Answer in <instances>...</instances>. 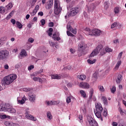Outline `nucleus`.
Returning <instances> with one entry per match:
<instances>
[{
    "mask_svg": "<svg viewBox=\"0 0 126 126\" xmlns=\"http://www.w3.org/2000/svg\"><path fill=\"white\" fill-rule=\"evenodd\" d=\"M17 78L16 74H12L7 76H5L3 80H1V85L5 86V85H9L12 83Z\"/></svg>",
    "mask_w": 126,
    "mask_h": 126,
    "instance_id": "1",
    "label": "nucleus"
},
{
    "mask_svg": "<svg viewBox=\"0 0 126 126\" xmlns=\"http://www.w3.org/2000/svg\"><path fill=\"white\" fill-rule=\"evenodd\" d=\"M87 47V44L83 41L79 43L78 46V55L79 57L86 54V49Z\"/></svg>",
    "mask_w": 126,
    "mask_h": 126,
    "instance_id": "2",
    "label": "nucleus"
},
{
    "mask_svg": "<svg viewBox=\"0 0 126 126\" xmlns=\"http://www.w3.org/2000/svg\"><path fill=\"white\" fill-rule=\"evenodd\" d=\"M9 56V52L6 50H0V61L7 59Z\"/></svg>",
    "mask_w": 126,
    "mask_h": 126,
    "instance_id": "3",
    "label": "nucleus"
},
{
    "mask_svg": "<svg viewBox=\"0 0 126 126\" xmlns=\"http://www.w3.org/2000/svg\"><path fill=\"white\" fill-rule=\"evenodd\" d=\"M62 8L61 7V3L54 4V13L56 15H59L61 13Z\"/></svg>",
    "mask_w": 126,
    "mask_h": 126,
    "instance_id": "4",
    "label": "nucleus"
},
{
    "mask_svg": "<svg viewBox=\"0 0 126 126\" xmlns=\"http://www.w3.org/2000/svg\"><path fill=\"white\" fill-rule=\"evenodd\" d=\"M87 121L89 123L91 126H98V124L96 121L94 120L90 116L87 117Z\"/></svg>",
    "mask_w": 126,
    "mask_h": 126,
    "instance_id": "5",
    "label": "nucleus"
},
{
    "mask_svg": "<svg viewBox=\"0 0 126 126\" xmlns=\"http://www.w3.org/2000/svg\"><path fill=\"white\" fill-rule=\"evenodd\" d=\"M79 12V10L77 7L72 8L70 9L69 14L67 15L68 17L74 16L76 15L77 13Z\"/></svg>",
    "mask_w": 126,
    "mask_h": 126,
    "instance_id": "6",
    "label": "nucleus"
},
{
    "mask_svg": "<svg viewBox=\"0 0 126 126\" xmlns=\"http://www.w3.org/2000/svg\"><path fill=\"white\" fill-rule=\"evenodd\" d=\"M90 86L88 83L84 82H81L79 84V87L82 89H88L90 88Z\"/></svg>",
    "mask_w": 126,
    "mask_h": 126,
    "instance_id": "7",
    "label": "nucleus"
},
{
    "mask_svg": "<svg viewBox=\"0 0 126 126\" xmlns=\"http://www.w3.org/2000/svg\"><path fill=\"white\" fill-rule=\"evenodd\" d=\"M101 33V32H86L85 33L86 35H88V36H94L95 37L100 36Z\"/></svg>",
    "mask_w": 126,
    "mask_h": 126,
    "instance_id": "8",
    "label": "nucleus"
},
{
    "mask_svg": "<svg viewBox=\"0 0 126 126\" xmlns=\"http://www.w3.org/2000/svg\"><path fill=\"white\" fill-rule=\"evenodd\" d=\"M52 38L54 39L55 41L57 40L59 41L61 40V37H60V34L59 32H55L53 34Z\"/></svg>",
    "mask_w": 126,
    "mask_h": 126,
    "instance_id": "9",
    "label": "nucleus"
},
{
    "mask_svg": "<svg viewBox=\"0 0 126 126\" xmlns=\"http://www.w3.org/2000/svg\"><path fill=\"white\" fill-rule=\"evenodd\" d=\"M54 0H49L45 6L46 9H50L53 5Z\"/></svg>",
    "mask_w": 126,
    "mask_h": 126,
    "instance_id": "10",
    "label": "nucleus"
},
{
    "mask_svg": "<svg viewBox=\"0 0 126 126\" xmlns=\"http://www.w3.org/2000/svg\"><path fill=\"white\" fill-rule=\"evenodd\" d=\"M66 29L67 30L66 32H76L77 31L76 29H73L70 24H67Z\"/></svg>",
    "mask_w": 126,
    "mask_h": 126,
    "instance_id": "11",
    "label": "nucleus"
},
{
    "mask_svg": "<svg viewBox=\"0 0 126 126\" xmlns=\"http://www.w3.org/2000/svg\"><path fill=\"white\" fill-rule=\"evenodd\" d=\"M95 108H96V111H97L102 112L103 111V107L102 106V105L99 103H97L95 105Z\"/></svg>",
    "mask_w": 126,
    "mask_h": 126,
    "instance_id": "12",
    "label": "nucleus"
},
{
    "mask_svg": "<svg viewBox=\"0 0 126 126\" xmlns=\"http://www.w3.org/2000/svg\"><path fill=\"white\" fill-rule=\"evenodd\" d=\"M26 118L31 121H36L37 119L36 118H35L34 117H33V116L31 115V114H28L26 115Z\"/></svg>",
    "mask_w": 126,
    "mask_h": 126,
    "instance_id": "13",
    "label": "nucleus"
},
{
    "mask_svg": "<svg viewBox=\"0 0 126 126\" xmlns=\"http://www.w3.org/2000/svg\"><path fill=\"white\" fill-rule=\"evenodd\" d=\"M84 31H86L87 32H101L100 30H98L97 29H94L93 30H91L88 28H86L85 30Z\"/></svg>",
    "mask_w": 126,
    "mask_h": 126,
    "instance_id": "14",
    "label": "nucleus"
},
{
    "mask_svg": "<svg viewBox=\"0 0 126 126\" xmlns=\"http://www.w3.org/2000/svg\"><path fill=\"white\" fill-rule=\"evenodd\" d=\"M6 108L7 107H5V105L3 103H1L0 104V112H6Z\"/></svg>",
    "mask_w": 126,
    "mask_h": 126,
    "instance_id": "15",
    "label": "nucleus"
},
{
    "mask_svg": "<svg viewBox=\"0 0 126 126\" xmlns=\"http://www.w3.org/2000/svg\"><path fill=\"white\" fill-rule=\"evenodd\" d=\"M20 57H25L27 56V53L25 49H22L21 53H20Z\"/></svg>",
    "mask_w": 126,
    "mask_h": 126,
    "instance_id": "16",
    "label": "nucleus"
},
{
    "mask_svg": "<svg viewBox=\"0 0 126 126\" xmlns=\"http://www.w3.org/2000/svg\"><path fill=\"white\" fill-rule=\"evenodd\" d=\"M8 112L10 113L14 114L16 112V110L14 108H8L7 107L6 109V112Z\"/></svg>",
    "mask_w": 126,
    "mask_h": 126,
    "instance_id": "17",
    "label": "nucleus"
},
{
    "mask_svg": "<svg viewBox=\"0 0 126 126\" xmlns=\"http://www.w3.org/2000/svg\"><path fill=\"white\" fill-rule=\"evenodd\" d=\"M101 100L103 101L104 105H105L106 106H107L108 103L107 98L106 96H102L101 97Z\"/></svg>",
    "mask_w": 126,
    "mask_h": 126,
    "instance_id": "18",
    "label": "nucleus"
},
{
    "mask_svg": "<svg viewBox=\"0 0 126 126\" xmlns=\"http://www.w3.org/2000/svg\"><path fill=\"white\" fill-rule=\"evenodd\" d=\"M29 96L30 100L31 102H34L35 99V95L34 94L31 95V94H29Z\"/></svg>",
    "mask_w": 126,
    "mask_h": 126,
    "instance_id": "19",
    "label": "nucleus"
},
{
    "mask_svg": "<svg viewBox=\"0 0 126 126\" xmlns=\"http://www.w3.org/2000/svg\"><path fill=\"white\" fill-rule=\"evenodd\" d=\"M103 48V46L102 45H99L95 49V52L97 53V54L100 52V51L102 50Z\"/></svg>",
    "mask_w": 126,
    "mask_h": 126,
    "instance_id": "20",
    "label": "nucleus"
},
{
    "mask_svg": "<svg viewBox=\"0 0 126 126\" xmlns=\"http://www.w3.org/2000/svg\"><path fill=\"white\" fill-rule=\"evenodd\" d=\"M122 64V61H119L118 62H117V63H116V65H115V67H114V70H117L120 66Z\"/></svg>",
    "mask_w": 126,
    "mask_h": 126,
    "instance_id": "21",
    "label": "nucleus"
},
{
    "mask_svg": "<svg viewBox=\"0 0 126 126\" xmlns=\"http://www.w3.org/2000/svg\"><path fill=\"white\" fill-rule=\"evenodd\" d=\"M122 80H123V76L121 74H119L117 77V79L116 80V83L117 84H120Z\"/></svg>",
    "mask_w": 126,
    "mask_h": 126,
    "instance_id": "22",
    "label": "nucleus"
},
{
    "mask_svg": "<svg viewBox=\"0 0 126 126\" xmlns=\"http://www.w3.org/2000/svg\"><path fill=\"white\" fill-rule=\"evenodd\" d=\"M51 79H61L62 77L60 75H58V74L56 75H53L51 76Z\"/></svg>",
    "mask_w": 126,
    "mask_h": 126,
    "instance_id": "23",
    "label": "nucleus"
},
{
    "mask_svg": "<svg viewBox=\"0 0 126 126\" xmlns=\"http://www.w3.org/2000/svg\"><path fill=\"white\" fill-rule=\"evenodd\" d=\"M94 112L95 115L96 116V117L97 118H100L101 117V112H102L94 111Z\"/></svg>",
    "mask_w": 126,
    "mask_h": 126,
    "instance_id": "24",
    "label": "nucleus"
},
{
    "mask_svg": "<svg viewBox=\"0 0 126 126\" xmlns=\"http://www.w3.org/2000/svg\"><path fill=\"white\" fill-rule=\"evenodd\" d=\"M121 25L119 24L118 22H114L111 25V28L113 29L114 28H117V27L121 26Z\"/></svg>",
    "mask_w": 126,
    "mask_h": 126,
    "instance_id": "25",
    "label": "nucleus"
},
{
    "mask_svg": "<svg viewBox=\"0 0 126 126\" xmlns=\"http://www.w3.org/2000/svg\"><path fill=\"white\" fill-rule=\"evenodd\" d=\"M120 11V8L119 7H116L115 8H114V9L113 10V11L114 12V13H115V14H118L119 13Z\"/></svg>",
    "mask_w": 126,
    "mask_h": 126,
    "instance_id": "26",
    "label": "nucleus"
},
{
    "mask_svg": "<svg viewBox=\"0 0 126 126\" xmlns=\"http://www.w3.org/2000/svg\"><path fill=\"white\" fill-rule=\"evenodd\" d=\"M98 54L96 52V50H94L92 53L90 54L89 58L94 57L97 55Z\"/></svg>",
    "mask_w": 126,
    "mask_h": 126,
    "instance_id": "27",
    "label": "nucleus"
},
{
    "mask_svg": "<svg viewBox=\"0 0 126 126\" xmlns=\"http://www.w3.org/2000/svg\"><path fill=\"white\" fill-rule=\"evenodd\" d=\"M96 62V59H94L93 60L88 59L87 60L88 63L91 64L94 63Z\"/></svg>",
    "mask_w": 126,
    "mask_h": 126,
    "instance_id": "28",
    "label": "nucleus"
},
{
    "mask_svg": "<svg viewBox=\"0 0 126 126\" xmlns=\"http://www.w3.org/2000/svg\"><path fill=\"white\" fill-rule=\"evenodd\" d=\"M80 93L81 96H82V97H83L84 98H85V97H86L87 94H86V92H85L84 91H83V90H81V91H80Z\"/></svg>",
    "mask_w": 126,
    "mask_h": 126,
    "instance_id": "29",
    "label": "nucleus"
},
{
    "mask_svg": "<svg viewBox=\"0 0 126 126\" xmlns=\"http://www.w3.org/2000/svg\"><path fill=\"white\" fill-rule=\"evenodd\" d=\"M5 12V8L4 7L0 6V13L3 14Z\"/></svg>",
    "mask_w": 126,
    "mask_h": 126,
    "instance_id": "30",
    "label": "nucleus"
},
{
    "mask_svg": "<svg viewBox=\"0 0 126 126\" xmlns=\"http://www.w3.org/2000/svg\"><path fill=\"white\" fill-rule=\"evenodd\" d=\"M16 25L17 26V27L19 29H22V28H23V25H22V24L18 22V21H17L16 22Z\"/></svg>",
    "mask_w": 126,
    "mask_h": 126,
    "instance_id": "31",
    "label": "nucleus"
},
{
    "mask_svg": "<svg viewBox=\"0 0 126 126\" xmlns=\"http://www.w3.org/2000/svg\"><path fill=\"white\" fill-rule=\"evenodd\" d=\"M14 14V11H12V12H11L6 17V20H8Z\"/></svg>",
    "mask_w": 126,
    "mask_h": 126,
    "instance_id": "32",
    "label": "nucleus"
},
{
    "mask_svg": "<svg viewBox=\"0 0 126 126\" xmlns=\"http://www.w3.org/2000/svg\"><path fill=\"white\" fill-rule=\"evenodd\" d=\"M7 40V36H3L1 37L0 39V41L1 42H4L6 41Z\"/></svg>",
    "mask_w": 126,
    "mask_h": 126,
    "instance_id": "33",
    "label": "nucleus"
},
{
    "mask_svg": "<svg viewBox=\"0 0 126 126\" xmlns=\"http://www.w3.org/2000/svg\"><path fill=\"white\" fill-rule=\"evenodd\" d=\"M47 118L49 120L52 119V116L51 115V113L50 112H48L47 113Z\"/></svg>",
    "mask_w": 126,
    "mask_h": 126,
    "instance_id": "34",
    "label": "nucleus"
},
{
    "mask_svg": "<svg viewBox=\"0 0 126 126\" xmlns=\"http://www.w3.org/2000/svg\"><path fill=\"white\" fill-rule=\"evenodd\" d=\"M98 88L101 92H104L105 91L104 87L101 85L99 86L98 87Z\"/></svg>",
    "mask_w": 126,
    "mask_h": 126,
    "instance_id": "35",
    "label": "nucleus"
},
{
    "mask_svg": "<svg viewBox=\"0 0 126 126\" xmlns=\"http://www.w3.org/2000/svg\"><path fill=\"white\" fill-rule=\"evenodd\" d=\"M79 78L82 81H83L86 79V76L84 75H81L79 76Z\"/></svg>",
    "mask_w": 126,
    "mask_h": 126,
    "instance_id": "36",
    "label": "nucleus"
},
{
    "mask_svg": "<svg viewBox=\"0 0 126 126\" xmlns=\"http://www.w3.org/2000/svg\"><path fill=\"white\" fill-rule=\"evenodd\" d=\"M12 7H13V5L11 3H9L7 6H6V8L8 10L10 9Z\"/></svg>",
    "mask_w": 126,
    "mask_h": 126,
    "instance_id": "37",
    "label": "nucleus"
},
{
    "mask_svg": "<svg viewBox=\"0 0 126 126\" xmlns=\"http://www.w3.org/2000/svg\"><path fill=\"white\" fill-rule=\"evenodd\" d=\"M4 125L6 126H11L12 122H11V123H10V122H8V121H5V122L4 123Z\"/></svg>",
    "mask_w": 126,
    "mask_h": 126,
    "instance_id": "38",
    "label": "nucleus"
},
{
    "mask_svg": "<svg viewBox=\"0 0 126 126\" xmlns=\"http://www.w3.org/2000/svg\"><path fill=\"white\" fill-rule=\"evenodd\" d=\"M105 51L106 52L110 53L112 52V49L109 48L108 47H106L105 48Z\"/></svg>",
    "mask_w": 126,
    "mask_h": 126,
    "instance_id": "39",
    "label": "nucleus"
},
{
    "mask_svg": "<svg viewBox=\"0 0 126 126\" xmlns=\"http://www.w3.org/2000/svg\"><path fill=\"white\" fill-rule=\"evenodd\" d=\"M94 90L93 89H91L90 92V98H92L94 94Z\"/></svg>",
    "mask_w": 126,
    "mask_h": 126,
    "instance_id": "40",
    "label": "nucleus"
},
{
    "mask_svg": "<svg viewBox=\"0 0 126 126\" xmlns=\"http://www.w3.org/2000/svg\"><path fill=\"white\" fill-rule=\"evenodd\" d=\"M66 101L67 103H69L71 102V97L70 96H67Z\"/></svg>",
    "mask_w": 126,
    "mask_h": 126,
    "instance_id": "41",
    "label": "nucleus"
},
{
    "mask_svg": "<svg viewBox=\"0 0 126 126\" xmlns=\"http://www.w3.org/2000/svg\"><path fill=\"white\" fill-rule=\"evenodd\" d=\"M6 115H0V119L4 120L6 119Z\"/></svg>",
    "mask_w": 126,
    "mask_h": 126,
    "instance_id": "42",
    "label": "nucleus"
},
{
    "mask_svg": "<svg viewBox=\"0 0 126 126\" xmlns=\"http://www.w3.org/2000/svg\"><path fill=\"white\" fill-rule=\"evenodd\" d=\"M37 12V11L36 10H35V9H34L32 12H31L30 14L32 16H34L36 13Z\"/></svg>",
    "mask_w": 126,
    "mask_h": 126,
    "instance_id": "43",
    "label": "nucleus"
},
{
    "mask_svg": "<svg viewBox=\"0 0 126 126\" xmlns=\"http://www.w3.org/2000/svg\"><path fill=\"white\" fill-rule=\"evenodd\" d=\"M25 115H30V109L29 108H27L26 109L25 111Z\"/></svg>",
    "mask_w": 126,
    "mask_h": 126,
    "instance_id": "44",
    "label": "nucleus"
},
{
    "mask_svg": "<svg viewBox=\"0 0 126 126\" xmlns=\"http://www.w3.org/2000/svg\"><path fill=\"white\" fill-rule=\"evenodd\" d=\"M109 3L108 1H106L105 2V5H104L105 8L106 9H107L109 7Z\"/></svg>",
    "mask_w": 126,
    "mask_h": 126,
    "instance_id": "45",
    "label": "nucleus"
},
{
    "mask_svg": "<svg viewBox=\"0 0 126 126\" xmlns=\"http://www.w3.org/2000/svg\"><path fill=\"white\" fill-rule=\"evenodd\" d=\"M46 103L48 106H52V105H54L53 102L52 101H46Z\"/></svg>",
    "mask_w": 126,
    "mask_h": 126,
    "instance_id": "46",
    "label": "nucleus"
},
{
    "mask_svg": "<svg viewBox=\"0 0 126 126\" xmlns=\"http://www.w3.org/2000/svg\"><path fill=\"white\" fill-rule=\"evenodd\" d=\"M116 89L115 86H113V87H112V88L111 89V92H112V93H113V94L115 93V92H116Z\"/></svg>",
    "mask_w": 126,
    "mask_h": 126,
    "instance_id": "47",
    "label": "nucleus"
},
{
    "mask_svg": "<svg viewBox=\"0 0 126 126\" xmlns=\"http://www.w3.org/2000/svg\"><path fill=\"white\" fill-rule=\"evenodd\" d=\"M40 23H41V25L44 26L46 23V21L45 19H41L40 20Z\"/></svg>",
    "mask_w": 126,
    "mask_h": 126,
    "instance_id": "48",
    "label": "nucleus"
},
{
    "mask_svg": "<svg viewBox=\"0 0 126 126\" xmlns=\"http://www.w3.org/2000/svg\"><path fill=\"white\" fill-rule=\"evenodd\" d=\"M103 116L105 117L107 116V112L106 111V110L104 109V111L103 113Z\"/></svg>",
    "mask_w": 126,
    "mask_h": 126,
    "instance_id": "49",
    "label": "nucleus"
},
{
    "mask_svg": "<svg viewBox=\"0 0 126 126\" xmlns=\"http://www.w3.org/2000/svg\"><path fill=\"white\" fill-rule=\"evenodd\" d=\"M66 33L68 36H70L71 37H74V35L71 32H67Z\"/></svg>",
    "mask_w": 126,
    "mask_h": 126,
    "instance_id": "50",
    "label": "nucleus"
},
{
    "mask_svg": "<svg viewBox=\"0 0 126 126\" xmlns=\"http://www.w3.org/2000/svg\"><path fill=\"white\" fill-rule=\"evenodd\" d=\"M37 0H33L31 2V5L34 6L35 3L37 2Z\"/></svg>",
    "mask_w": 126,
    "mask_h": 126,
    "instance_id": "51",
    "label": "nucleus"
},
{
    "mask_svg": "<svg viewBox=\"0 0 126 126\" xmlns=\"http://www.w3.org/2000/svg\"><path fill=\"white\" fill-rule=\"evenodd\" d=\"M31 89H30L29 88H25L23 89V91L25 92H29L31 91Z\"/></svg>",
    "mask_w": 126,
    "mask_h": 126,
    "instance_id": "52",
    "label": "nucleus"
},
{
    "mask_svg": "<svg viewBox=\"0 0 126 126\" xmlns=\"http://www.w3.org/2000/svg\"><path fill=\"white\" fill-rule=\"evenodd\" d=\"M18 102L21 104V105H23V104H24L25 102L23 99H22L21 100H19Z\"/></svg>",
    "mask_w": 126,
    "mask_h": 126,
    "instance_id": "53",
    "label": "nucleus"
},
{
    "mask_svg": "<svg viewBox=\"0 0 126 126\" xmlns=\"http://www.w3.org/2000/svg\"><path fill=\"white\" fill-rule=\"evenodd\" d=\"M70 52L71 54H75V53L76 52V51H75V50H74L72 48H71L70 49Z\"/></svg>",
    "mask_w": 126,
    "mask_h": 126,
    "instance_id": "54",
    "label": "nucleus"
},
{
    "mask_svg": "<svg viewBox=\"0 0 126 126\" xmlns=\"http://www.w3.org/2000/svg\"><path fill=\"white\" fill-rule=\"evenodd\" d=\"M40 8V6L38 5H36L35 8L34 10H35V11H36L37 12L38 11V10Z\"/></svg>",
    "mask_w": 126,
    "mask_h": 126,
    "instance_id": "55",
    "label": "nucleus"
},
{
    "mask_svg": "<svg viewBox=\"0 0 126 126\" xmlns=\"http://www.w3.org/2000/svg\"><path fill=\"white\" fill-rule=\"evenodd\" d=\"M123 52H121L119 54H118V59H120L123 55Z\"/></svg>",
    "mask_w": 126,
    "mask_h": 126,
    "instance_id": "56",
    "label": "nucleus"
},
{
    "mask_svg": "<svg viewBox=\"0 0 126 126\" xmlns=\"http://www.w3.org/2000/svg\"><path fill=\"white\" fill-rule=\"evenodd\" d=\"M34 68V66L33 65H30L29 68H28V70H32V69Z\"/></svg>",
    "mask_w": 126,
    "mask_h": 126,
    "instance_id": "57",
    "label": "nucleus"
},
{
    "mask_svg": "<svg viewBox=\"0 0 126 126\" xmlns=\"http://www.w3.org/2000/svg\"><path fill=\"white\" fill-rule=\"evenodd\" d=\"M105 54V52L104 50H103L102 51H101L100 53V56H103V55H104Z\"/></svg>",
    "mask_w": 126,
    "mask_h": 126,
    "instance_id": "58",
    "label": "nucleus"
},
{
    "mask_svg": "<svg viewBox=\"0 0 126 126\" xmlns=\"http://www.w3.org/2000/svg\"><path fill=\"white\" fill-rule=\"evenodd\" d=\"M29 42L31 43H32L34 42V39L32 38H30L28 40Z\"/></svg>",
    "mask_w": 126,
    "mask_h": 126,
    "instance_id": "59",
    "label": "nucleus"
},
{
    "mask_svg": "<svg viewBox=\"0 0 126 126\" xmlns=\"http://www.w3.org/2000/svg\"><path fill=\"white\" fill-rule=\"evenodd\" d=\"M37 15H38V16H43L44 15V13L43 12L41 11L38 12V13H37Z\"/></svg>",
    "mask_w": 126,
    "mask_h": 126,
    "instance_id": "60",
    "label": "nucleus"
},
{
    "mask_svg": "<svg viewBox=\"0 0 126 126\" xmlns=\"http://www.w3.org/2000/svg\"><path fill=\"white\" fill-rule=\"evenodd\" d=\"M54 23L53 22H50L49 24H48V26L49 27H53L54 26Z\"/></svg>",
    "mask_w": 126,
    "mask_h": 126,
    "instance_id": "61",
    "label": "nucleus"
},
{
    "mask_svg": "<svg viewBox=\"0 0 126 126\" xmlns=\"http://www.w3.org/2000/svg\"><path fill=\"white\" fill-rule=\"evenodd\" d=\"M11 126H20L18 124L12 123Z\"/></svg>",
    "mask_w": 126,
    "mask_h": 126,
    "instance_id": "62",
    "label": "nucleus"
},
{
    "mask_svg": "<svg viewBox=\"0 0 126 126\" xmlns=\"http://www.w3.org/2000/svg\"><path fill=\"white\" fill-rule=\"evenodd\" d=\"M112 125L113 126H118V123H117V122H113L112 123Z\"/></svg>",
    "mask_w": 126,
    "mask_h": 126,
    "instance_id": "63",
    "label": "nucleus"
},
{
    "mask_svg": "<svg viewBox=\"0 0 126 126\" xmlns=\"http://www.w3.org/2000/svg\"><path fill=\"white\" fill-rule=\"evenodd\" d=\"M10 21L13 24V25H15L16 23V21L14 19H11Z\"/></svg>",
    "mask_w": 126,
    "mask_h": 126,
    "instance_id": "64",
    "label": "nucleus"
}]
</instances>
